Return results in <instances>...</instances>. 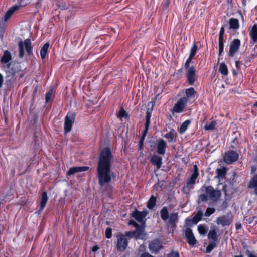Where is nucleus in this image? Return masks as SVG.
<instances>
[{
    "mask_svg": "<svg viewBox=\"0 0 257 257\" xmlns=\"http://www.w3.org/2000/svg\"><path fill=\"white\" fill-rule=\"evenodd\" d=\"M113 158L109 147H105L101 150L96 168V175L100 187L107 185L111 182L112 178L116 177V174L111 169Z\"/></svg>",
    "mask_w": 257,
    "mask_h": 257,
    "instance_id": "nucleus-1",
    "label": "nucleus"
},
{
    "mask_svg": "<svg viewBox=\"0 0 257 257\" xmlns=\"http://www.w3.org/2000/svg\"><path fill=\"white\" fill-rule=\"evenodd\" d=\"M160 216L162 220L166 222L168 228L174 229L176 227L178 221V213L173 212L169 215L167 207H163L160 210Z\"/></svg>",
    "mask_w": 257,
    "mask_h": 257,
    "instance_id": "nucleus-2",
    "label": "nucleus"
},
{
    "mask_svg": "<svg viewBox=\"0 0 257 257\" xmlns=\"http://www.w3.org/2000/svg\"><path fill=\"white\" fill-rule=\"evenodd\" d=\"M199 176L198 168L196 165L193 166V173L188 179L186 184L183 187L181 191L186 194H188L191 190L194 188L195 181Z\"/></svg>",
    "mask_w": 257,
    "mask_h": 257,
    "instance_id": "nucleus-3",
    "label": "nucleus"
},
{
    "mask_svg": "<svg viewBox=\"0 0 257 257\" xmlns=\"http://www.w3.org/2000/svg\"><path fill=\"white\" fill-rule=\"evenodd\" d=\"M19 57L22 58L25 54L24 49L26 50L27 55L31 56L33 54V47L32 46L30 39L27 38L24 41H20L18 43Z\"/></svg>",
    "mask_w": 257,
    "mask_h": 257,
    "instance_id": "nucleus-4",
    "label": "nucleus"
},
{
    "mask_svg": "<svg viewBox=\"0 0 257 257\" xmlns=\"http://www.w3.org/2000/svg\"><path fill=\"white\" fill-rule=\"evenodd\" d=\"M184 68L186 70L187 81L189 85H193L197 79L195 67L191 63H185Z\"/></svg>",
    "mask_w": 257,
    "mask_h": 257,
    "instance_id": "nucleus-5",
    "label": "nucleus"
},
{
    "mask_svg": "<svg viewBox=\"0 0 257 257\" xmlns=\"http://www.w3.org/2000/svg\"><path fill=\"white\" fill-rule=\"evenodd\" d=\"M205 188V191L207 194L208 197L213 201L216 202L221 196L220 190L215 189L212 186H203Z\"/></svg>",
    "mask_w": 257,
    "mask_h": 257,
    "instance_id": "nucleus-6",
    "label": "nucleus"
},
{
    "mask_svg": "<svg viewBox=\"0 0 257 257\" xmlns=\"http://www.w3.org/2000/svg\"><path fill=\"white\" fill-rule=\"evenodd\" d=\"M76 114L74 112H69L65 116L64 122V132L67 133L71 130L72 125L75 119Z\"/></svg>",
    "mask_w": 257,
    "mask_h": 257,
    "instance_id": "nucleus-7",
    "label": "nucleus"
},
{
    "mask_svg": "<svg viewBox=\"0 0 257 257\" xmlns=\"http://www.w3.org/2000/svg\"><path fill=\"white\" fill-rule=\"evenodd\" d=\"M187 102L188 99L186 97L180 98L175 104L173 109L171 110L172 112L173 113L175 112L177 113L182 112L186 107Z\"/></svg>",
    "mask_w": 257,
    "mask_h": 257,
    "instance_id": "nucleus-8",
    "label": "nucleus"
},
{
    "mask_svg": "<svg viewBox=\"0 0 257 257\" xmlns=\"http://www.w3.org/2000/svg\"><path fill=\"white\" fill-rule=\"evenodd\" d=\"M128 246V240L124 234H118L117 236L116 247L119 251H124Z\"/></svg>",
    "mask_w": 257,
    "mask_h": 257,
    "instance_id": "nucleus-9",
    "label": "nucleus"
},
{
    "mask_svg": "<svg viewBox=\"0 0 257 257\" xmlns=\"http://www.w3.org/2000/svg\"><path fill=\"white\" fill-rule=\"evenodd\" d=\"M239 157L238 154L234 151H229L226 152L223 157V161L228 164L236 161Z\"/></svg>",
    "mask_w": 257,
    "mask_h": 257,
    "instance_id": "nucleus-10",
    "label": "nucleus"
},
{
    "mask_svg": "<svg viewBox=\"0 0 257 257\" xmlns=\"http://www.w3.org/2000/svg\"><path fill=\"white\" fill-rule=\"evenodd\" d=\"M233 216L231 212L227 213L226 215L218 217L216 220L218 225L222 226H228L232 221Z\"/></svg>",
    "mask_w": 257,
    "mask_h": 257,
    "instance_id": "nucleus-11",
    "label": "nucleus"
},
{
    "mask_svg": "<svg viewBox=\"0 0 257 257\" xmlns=\"http://www.w3.org/2000/svg\"><path fill=\"white\" fill-rule=\"evenodd\" d=\"M240 40L239 39H234L231 42L228 53L229 57H233L235 53L238 51L240 46Z\"/></svg>",
    "mask_w": 257,
    "mask_h": 257,
    "instance_id": "nucleus-12",
    "label": "nucleus"
},
{
    "mask_svg": "<svg viewBox=\"0 0 257 257\" xmlns=\"http://www.w3.org/2000/svg\"><path fill=\"white\" fill-rule=\"evenodd\" d=\"M185 236L187 239V243L190 245H194L197 242L192 230L190 228H187L185 230Z\"/></svg>",
    "mask_w": 257,
    "mask_h": 257,
    "instance_id": "nucleus-13",
    "label": "nucleus"
},
{
    "mask_svg": "<svg viewBox=\"0 0 257 257\" xmlns=\"http://www.w3.org/2000/svg\"><path fill=\"white\" fill-rule=\"evenodd\" d=\"M167 147V143L163 139L158 140L157 143V152L158 154L164 155Z\"/></svg>",
    "mask_w": 257,
    "mask_h": 257,
    "instance_id": "nucleus-14",
    "label": "nucleus"
},
{
    "mask_svg": "<svg viewBox=\"0 0 257 257\" xmlns=\"http://www.w3.org/2000/svg\"><path fill=\"white\" fill-rule=\"evenodd\" d=\"M147 214V212L143 211L140 212L137 209L132 213V217L135 219L138 222L143 224L145 223L144 221V218L146 216Z\"/></svg>",
    "mask_w": 257,
    "mask_h": 257,
    "instance_id": "nucleus-15",
    "label": "nucleus"
},
{
    "mask_svg": "<svg viewBox=\"0 0 257 257\" xmlns=\"http://www.w3.org/2000/svg\"><path fill=\"white\" fill-rule=\"evenodd\" d=\"M162 248V245L160 241L158 239L151 242L149 246V248L151 252L155 253H157Z\"/></svg>",
    "mask_w": 257,
    "mask_h": 257,
    "instance_id": "nucleus-16",
    "label": "nucleus"
},
{
    "mask_svg": "<svg viewBox=\"0 0 257 257\" xmlns=\"http://www.w3.org/2000/svg\"><path fill=\"white\" fill-rule=\"evenodd\" d=\"M10 63H8L6 65H3V68L7 74L6 78L10 77L9 80L14 81L15 75L18 72L14 71L13 69H10Z\"/></svg>",
    "mask_w": 257,
    "mask_h": 257,
    "instance_id": "nucleus-17",
    "label": "nucleus"
},
{
    "mask_svg": "<svg viewBox=\"0 0 257 257\" xmlns=\"http://www.w3.org/2000/svg\"><path fill=\"white\" fill-rule=\"evenodd\" d=\"M89 167L87 166H79L73 167L70 168L67 172V175L71 176L77 172H81L87 171Z\"/></svg>",
    "mask_w": 257,
    "mask_h": 257,
    "instance_id": "nucleus-18",
    "label": "nucleus"
},
{
    "mask_svg": "<svg viewBox=\"0 0 257 257\" xmlns=\"http://www.w3.org/2000/svg\"><path fill=\"white\" fill-rule=\"evenodd\" d=\"M150 161L153 165L156 166L158 169L160 168L162 164V158L156 155H153Z\"/></svg>",
    "mask_w": 257,
    "mask_h": 257,
    "instance_id": "nucleus-19",
    "label": "nucleus"
},
{
    "mask_svg": "<svg viewBox=\"0 0 257 257\" xmlns=\"http://www.w3.org/2000/svg\"><path fill=\"white\" fill-rule=\"evenodd\" d=\"M48 200V197L47 196V193L46 191H44L42 194V197L40 201V208L38 210L39 213H40L41 211L44 209L46 206V205Z\"/></svg>",
    "mask_w": 257,
    "mask_h": 257,
    "instance_id": "nucleus-20",
    "label": "nucleus"
},
{
    "mask_svg": "<svg viewBox=\"0 0 257 257\" xmlns=\"http://www.w3.org/2000/svg\"><path fill=\"white\" fill-rule=\"evenodd\" d=\"M198 50V46L194 42L193 45L192 46V48L190 50V53L189 54V56L188 59L186 60L185 63H191V64H193V61H192V59L195 55L196 52Z\"/></svg>",
    "mask_w": 257,
    "mask_h": 257,
    "instance_id": "nucleus-21",
    "label": "nucleus"
},
{
    "mask_svg": "<svg viewBox=\"0 0 257 257\" xmlns=\"http://www.w3.org/2000/svg\"><path fill=\"white\" fill-rule=\"evenodd\" d=\"M164 137L168 140L169 142H172L175 140V138L177 137V133L174 130L172 129L170 132L166 134Z\"/></svg>",
    "mask_w": 257,
    "mask_h": 257,
    "instance_id": "nucleus-22",
    "label": "nucleus"
},
{
    "mask_svg": "<svg viewBox=\"0 0 257 257\" xmlns=\"http://www.w3.org/2000/svg\"><path fill=\"white\" fill-rule=\"evenodd\" d=\"M249 36L253 43H257V25H254L250 31L249 32Z\"/></svg>",
    "mask_w": 257,
    "mask_h": 257,
    "instance_id": "nucleus-23",
    "label": "nucleus"
},
{
    "mask_svg": "<svg viewBox=\"0 0 257 257\" xmlns=\"http://www.w3.org/2000/svg\"><path fill=\"white\" fill-rule=\"evenodd\" d=\"M12 59V56L10 52L6 50L4 52L3 55L1 57V62L2 63L6 64L8 63Z\"/></svg>",
    "mask_w": 257,
    "mask_h": 257,
    "instance_id": "nucleus-24",
    "label": "nucleus"
},
{
    "mask_svg": "<svg viewBox=\"0 0 257 257\" xmlns=\"http://www.w3.org/2000/svg\"><path fill=\"white\" fill-rule=\"evenodd\" d=\"M49 46V43H45L42 47L40 50V56L42 60H44L48 53V50Z\"/></svg>",
    "mask_w": 257,
    "mask_h": 257,
    "instance_id": "nucleus-25",
    "label": "nucleus"
},
{
    "mask_svg": "<svg viewBox=\"0 0 257 257\" xmlns=\"http://www.w3.org/2000/svg\"><path fill=\"white\" fill-rule=\"evenodd\" d=\"M229 28L233 29H237L239 28V22L238 19L235 18H231L229 21Z\"/></svg>",
    "mask_w": 257,
    "mask_h": 257,
    "instance_id": "nucleus-26",
    "label": "nucleus"
},
{
    "mask_svg": "<svg viewBox=\"0 0 257 257\" xmlns=\"http://www.w3.org/2000/svg\"><path fill=\"white\" fill-rule=\"evenodd\" d=\"M219 71L223 76H227L228 74V70L227 65L224 63L220 64Z\"/></svg>",
    "mask_w": 257,
    "mask_h": 257,
    "instance_id": "nucleus-27",
    "label": "nucleus"
},
{
    "mask_svg": "<svg viewBox=\"0 0 257 257\" xmlns=\"http://www.w3.org/2000/svg\"><path fill=\"white\" fill-rule=\"evenodd\" d=\"M203 216V211L202 210H198L197 213L193 217V222L194 224H197L200 221Z\"/></svg>",
    "mask_w": 257,
    "mask_h": 257,
    "instance_id": "nucleus-28",
    "label": "nucleus"
},
{
    "mask_svg": "<svg viewBox=\"0 0 257 257\" xmlns=\"http://www.w3.org/2000/svg\"><path fill=\"white\" fill-rule=\"evenodd\" d=\"M156 203V198L152 195L147 203V207L149 209H152Z\"/></svg>",
    "mask_w": 257,
    "mask_h": 257,
    "instance_id": "nucleus-29",
    "label": "nucleus"
},
{
    "mask_svg": "<svg viewBox=\"0 0 257 257\" xmlns=\"http://www.w3.org/2000/svg\"><path fill=\"white\" fill-rule=\"evenodd\" d=\"M191 123V121L190 120H186L180 126V127L179 130V131L180 133L182 134L184 133L187 128L188 127L189 125Z\"/></svg>",
    "mask_w": 257,
    "mask_h": 257,
    "instance_id": "nucleus-30",
    "label": "nucleus"
},
{
    "mask_svg": "<svg viewBox=\"0 0 257 257\" xmlns=\"http://www.w3.org/2000/svg\"><path fill=\"white\" fill-rule=\"evenodd\" d=\"M208 238L209 239H212V241H217L218 236L217 235V232L215 229L211 230L208 234Z\"/></svg>",
    "mask_w": 257,
    "mask_h": 257,
    "instance_id": "nucleus-31",
    "label": "nucleus"
},
{
    "mask_svg": "<svg viewBox=\"0 0 257 257\" xmlns=\"http://www.w3.org/2000/svg\"><path fill=\"white\" fill-rule=\"evenodd\" d=\"M208 200V196L207 194L205 192V193H203L199 195L198 197L197 203L198 204H200L203 202H206Z\"/></svg>",
    "mask_w": 257,
    "mask_h": 257,
    "instance_id": "nucleus-32",
    "label": "nucleus"
},
{
    "mask_svg": "<svg viewBox=\"0 0 257 257\" xmlns=\"http://www.w3.org/2000/svg\"><path fill=\"white\" fill-rule=\"evenodd\" d=\"M53 93L54 90L53 88L50 89L49 91L46 93L45 97V102L46 103H48L49 101L52 100Z\"/></svg>",
    "mask_w": 257,
    "mask_h": 257,
    "instance_id": "nucleus-33",
    "label": "nucleus"
},
{
    "mask_svg": "<svg viewBox=\"0 0 257 257\" xmlns=\"http://www.w3.org/2000/svg\"><path fill=\"white\" fill-rule=\"evenodd\" d=\"M195 93H196V92L193 87H190L188 89H187L185 91V94L186 95V97L187 99L189 97H194Z\"/></svg>",
    "mask_w": 257,
    "mask_h": 257,
    "instance_id": "nucleus-34",
    "label": "nucleus"
},
{
    "mask_svg": "<svg viewBox=\"0 0 257 257\" xmlns=\"http://www.w3.org/2000/svg\"><path fill=\"white\" fill-rule=\"evenodd\" d=\"M217 124L216 121H212L211 122L206 123L204 126V129L206 130H213L215 128Z\"/></svg>",
    "mask_w": 257,
    "mask_h": 257,
    "instance_id": "nucleus-35",
    "label": "nucleus"
},
{
    "mask_svg": "<svg viewBox=\"0 0 257 257\" xmlns=\"http://www.w3.org/2000/svg\"><path fill=\"white\" fill-rule=\"evenodd\" d=\"M216 246V241H211L210 242L208 246H207L206 249V253H209L211 252V251Z\"/></svg>",
    "mask_w": 257,
    "mask_h": 257,
    "instance_id": "nucleus-36",
    "label": "nucleus"
},
{
    "mask_svg": "<svg viewBox=\"0 0 257 257\" xmlns=\"http://www.w3.org/2000/svg\"><path fill=\"white\" fill-rule=\"evenodd\" d=\"M198 230L200 234L204 235L207 233L208 229L205 225L200 224L198 226Z\"/></svg>",
    "mask_w": 257,
    "mask_h": 257,
    "instance_id": "nucleus-37",
    "label": "nucleus"
},
{
    "mask_svg": "<svg viewBox=\"0 0 257 257\" xmlns=\"http://www.w3.org/2000/svg\"><path fill=\"white\" fill-rule=\"evenodd\" d=\"M226 173V169L223 167L222 168H217L216 169V173L218 177H223Z\"/></svg>",
    "mask_w": 257,
    "mask_h": 257,
    "instance_id": "nucleus-38",
    "label": "nucleus"
},
{
    "mask_svg": "<svg viewBox=\"0 0 257 257\" xmlns=\"http://www.w3.org/2000/svg\"><path fill=\"white\" fill-rule=\"evenodd\" d=\"M219 56L222 55L224 51V39H219Z\"/></svg>",
    "mask_w": 257,
    "mask_h": 257,
    "instance_id": "nucleus-39",
    "label": "nucleus"
},
{
    "mask_svg": "<svg viewBox=\"0 0 257 257\" xmlns=\"http://www.w3.org/2000/svg\"><path fill=\"white\" fill-rule=\"evenodd\" d=\"M19 8V6L15 5L9 8V9L7 11L6 14L11 17L13 15V14Z\"/></svg>",
    "mask_w": 257,
    "mask_h": 257,
    "instance_id": "nucleus-40",
    "label": "nucleus"
},
{
    "mask_svg": "<svg viewBox=\"0 0 257 257\" xmlns=\"http://www.w3.org/2000/svg\"><path fill=\"white\" fill-rule=\"evenodd\" d=\"M152 110L150 109H148L146 112V122L145 124L150 125V119L152 115Z\"/></svg>",
    "mask_w": 257,
    "mask_h": 257,
    "instance_id": "nucleus-41",
    "label": "nucleus"
},
{
    "mask_svg": "<svg viewBox=\"0 0 257 257\" xmlns=\"http://www.w3.org/2000/svg\"><path fill=\"white\" fill-rule=\"evenodd\" d=\"M248 186L249 187H257V174L250 180Z\"/></svg>",
    "mask_w": 257,
    "mask_h": 257,
    "instance_id": "nucleus-42",
    "label": "nucleus"
},
{
    "mask_svg": "<svg viewBox=\"0 0 257 257\" xmlns=\"http://www.w3.org/2000/svg\"><path fill=\"white\" fill-rule=\"evenodd\" d=\"M215 211L214 208H207L205 212L204 215L206 217L210 216L211 214H213Z\"/></svg>",
    "mask_w": 257,
    "mask_h": 257,
    "instance_id": "nucleus-43",
    "label": "nucleus"
},
{
    "mask_svg": "<svg viewBox=\"0 0 257 257\" xmlns=\"http://www.w3.org/2000/svg\"><path fill=\"white\" fill-rule=\"evenodd\" d=\"M57 5L58 7L62 10H65L68 9L67 5L65 4V2L63 1H59L58 2Z\"/></svg>",
    "mask_w": 257,
    "mask_h": 257,
    "instance_id": "nucleus-44",
    "label": "nucleus"
},
{
    "mask_svg": "<svg viewBox=\"0 0 257 257\" xmlns=\"http://www.w3.org/2000/svg\"><path fill=\"white\" fill-rule=\"evenodd\" d=\"M105 237L109 239L112 237V229L108 227L105 230Z\"/></svg>",
    "mask_w": 257,
    "mask_h": 257,
    "instance_id": "nucleus-45",
    "label": "nucleus"
},
{
    "mask_svg": "<svg viewBox=\"0 0 257 257\" xmlns=\"http://www.w3.org/2000/svg\"><path fill=\"white\" fill-rule=\"evenodd\" d=\"M256 57L255 54H250L248 57H246L245 59V61L246 63L250 62L251 60L254 59Z\"/></svg>",
    "mask_w": 257,
    "mask_h": 257,
    "instance_id": "nucleus-46",
    "label": "nucleus"
},
{
    "mask_svg": "<svg viewBox=\"0 0 257 257\" xmlns=\"http://www.w3.org/2000/svg\"><path fill=\"white\" fill-rule=\"evenodd\" d=\"M126 115L127 113H126V111L123 108H121L119 111L118 116L120 118H122L126 116Z\"/></svg>",
    "mask_w": 257,
    "mask_h": 257,
    "instance_id": "nucleus-47",
    "label": "nucleus"
},
{
    "mask_svg": "<svg viewBox=\"0 0 257 257\" xmlns=\"http://www.w3.org/2000/svg\"><path fill=\"white\" fill-rule=\"evenodd\" d=\"M128 224L133 225L137 229H138L140 227L139 225L133 220H130L129 221Z\"/></svg>",
    "mask_w": 257,
    "mask_h": 257,
    "instance_id": "nucleus-48",
    "label": "nucleus"
},
{
    "mask_svg": "<svg viewBox=\"0 0 257 257\" xmlns=\"http://www.w3.org/2000/svg\"><path fill=\"white\" fill-rule=\"evenodd\" d=\"M167 257H179V254L178 252L172 251L167 255Z\"/></svg>",
    "mask_w": 257,
    "mask_h": 257,
    "instance_id": "nucleus-49",
    "label": "nucleus"
},
{
    "mask_svg": "<svg viewBox=\"0 0 257 257\" xmlns=\"http://www.w3.org/2000/svg\"><path fill=\"white\" fill-rule=\"evenodd\" d=\"M224 34V29L223 27H221L220 30V32H219V39H224V38H223Z\"/></svg>",
    "mask_w": 257,
    "mask_h": 257,
    "instance_id": "nucleus-50",
    "label": "nucleus"
},
{
    "mask_svg": "<svg viewBox=\"0 0 257 257\" xmlns=\"http://www.w3.org/2000/svg\"><path fill=\"white\" fill-rule=\"evenodd\" d=\"M170 0H163L162 4L164 5V8L167 9L170 4Z\"/></svg>",
    "mask_w": 257,
    "mask_h": 257,
    "instance_id": "nucleus-51",
    "label": "nucleus"
},
{
    "mask_svg": "<svg viewBox=\"0 0 257 257\" xmlns=\"http://www.w3.org/2000/svg\"><path fill=\"white\" fill-rule=\"evenodd\" d=\"M134 234L135 232L127 231L125 232L124 236L126 238V237H128V238H131L133 237Z\"/></svg>",
    "mask_w": 257,
    "mask_h": 257,
    "instance_id": "nucleus-52",
    "label": "nucleus"
},
{
    "mask_svg": "<svg viewBox=\"0 0 257 257\" xmlns=\"http://www.w3.org/2000/svg\"><path fill=\"white\" fill-rule=\"evenodd\" d=\"M149 125L145 124V129L143 131L142 136H143L144 137H146L147 133L148 132V129H149Z\"/></svg>",
    "mask_w": 257,
    "mask_h": 257,
    "instance_id": "nucleus-53",
    "label": "nucleus"
},
{
    "mask_svg": "<svg viewBox=\"0 0 257 257\" xmlns=\"http://www.w3.org/2000/svg\"><path fill=\"white\" fill-rule=\"evenodd\" d=\"M145 138V137H144L143 136H141V137L140 138V139L139 140V142L140 148H141L142 146L143 145V142H144Z\"/></svg>",
    "mask_w": 257,
    "mask_h": 257,
    "instance_id": "nucleus-54",
    "label": "nucleus"
},
{
    "mask_svg": "<svg viewBox=\"0 0 257 257\" xmlns=\"http://www.w3.org/2000/svg\"><path fill=\"white\" fill-rule=\"evenodd\" d=\"M4 81V77L1 73H0V88L2 86V84Z\"/></svg>",
    "mask_w": 257,
    "mask_h": 257,
    "instance_id": "nucleus-55",
    "label": "nucleus"
},
{
    "mask_svg": "<svg viewBox=\"0 0 257 257\" xmlns=\"http://www.w3.org/2000/svg\"><path fill=\"white\" fill-rule=\"evenodd\" d=\"M99 248L98 245H95V246H93V247L92 248V251L93 252H95L97 250H98L99 249Z\"/></svg>",
    "mask_w": 257,
    "mask_h": 257,
    "instance_id": "nucleus-56",
    "label": "nucleus"
},
{
    "mask_svg": "<svg viewBox=\"0 0 257 257\" xmlns=\"http://www.w3.org/2000/svg\"><path fill=\"white\" fill-rule=\"evenodd\" d=\"M10 18V16H9V15H7L6 14H5V16H4V20L5 21H7L8 20V19Z\"/></svg>",
    "mask_w": 257,
    "mask_h": 257,
    "instance_id": "nucleus-57",
    "label": "nucleus"
},
{
    "mask_svg": "<svg viewBox=\"0 0 257 257\" xmlns=\"http://www.w3.org/2000/svg\"><path fill=\"white\" fill-rule=\"evenodd\" d=\"M247 256L248 257H257V256L256 255H255L254 254H253L252 253H249L248 254H247Z\"/></svg>",
    "mask_w": 257,
    "mask_h": 257,
    "instance_id": "nucleus-58",
    "label": "nucleus"
},
{
    "mask_svg": "<svg viewBox=\"0 0 257 257\" xmlns=\"http://www.w3.org/2000/svg\"><path fill=\"white\" fill-rule=\"evenodd\" d=\"M223 206H224V209H226L227 206V202L224 201L223 203Z\"/></svg>",
    "mask_w": 257,
    "mask_h": 257,
    "instance_id": "nucleus-59",
    "label": "nucleus"
},
{
    "mask_svg": "<svg viewBox=\"0 0 257 257\" xmlns=\"http://www.w3.org/2000/svg\"><path fill=\"white\" fill-rule=\"evenodd\" d=\"M251 188H254V193L257 195V187H251Z\"/></svg>",
    "mask_w": 257,
    "mask_h": 257,
    "instance_id": "nucleus-60",
    "label": "nucleus"
},
{
    "mask_svg": "<svg viewBox=\"0 0 257 257\" xmlns=\"http://www.w3.org/2000/svg\"><path fill=\"white\" fill-rule=\"evenodd\" d=\"M241 224H237L236 225V229H239L241 228Z\"/></svg>",
    "mask_w": 257,
    "mask_h": 257,
    "instance_id": "nucleus-61",
    "label": "nucleus"
},
{
    "mask_svg": "<svg viewBox=\"0 0 257 257\" xmlns=\"http://www.w3.org/2000/svg\"><path fill=\"white\" fill-rule=\"evenodd\" d=\"M242 5L244 6H246V0H242Z\"/></svg>",
    "mask_w": 257,
    "mask_h": 257,
    "instance_id": "nucleus-62",
    "label": "nucleus"
},
{
    "mask_svg": "<svg viewBox=\"0 0 257 257\" xmlns=\"http://www.w3.org/2000/svg\"><path fill=\"white\" fill-rule=\"evenodd\" d=\"M255 170L256 168L255 167H252L251 169V173H253Z\"/></svg>",
    "mask_w": 257,
    "mask_h": 257,
    "instance_id": "nucleus-63",
    "label": "nucleus"
},
{
    "mask_svg": "<svg viewBox=\"0 0 257 257\" xmlns=\"http://www.w3.org/2000/svg\"><path fill=\"white\" fill-rule=\"evenodd\" d=\"M234 257H244V255L242 254H240L239 255H235V256H234Z\"/></svg>",
    "mask_w": 257,
    "mask_h": 257,
    "instance_id": "nucleus-64",
    "label": "nucleus"
}]
</instances>
